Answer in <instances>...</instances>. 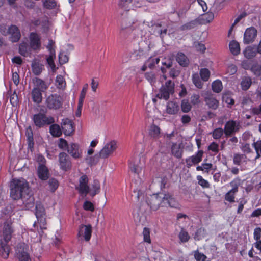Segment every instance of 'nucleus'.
Returning <instances> with one entry per match:
<instances>
[{
  "label": "nucleus",
  "instance_id": "nucleus-1",
  "mask_svg": "<svg viewBox=\"0 0 261 261\" xmlns=\"http://www.w3.org/2000/svg\"><path fill=\"white\" fill-rule=\"evenodd\" d=\"M10 195L13 200L21 199L27 209L34 206V198L31 192L28 182L24 178L13 179L10 185Z\"/></svg>",
  "mask_w": 261,
  "mask_h": 261
},
{
  "label": "nucleus",
  "instance_id": "nucleus-2",
  "mask_svg": "<svg viewBox=\"0 0 261 261\" xmlns=\"http://www.w3.org/2000/svg\"><path fill=\"white\" fill-rule=\"evenodd\" d=\"M32 120L36 127L38 128L53 124L55 122L54 118L52 116H47L41 113L34 114Z\"/></svg>",
  "mask_w": 261,
  "mask_h": 261
},
{
  "label": "nucleus",
  "instance_id": "nucleus-3",
  "mask_svg": "<svg viewBox=\"0 0 261 261\" xmlns=\"http://www.w3.org/2000/svg\"><path fill=\"white\" fill-rule=\"evenodd\" d=\"M174 92V83L171 80L167 81L165 85H162L160 90V93L156 95V97L167 100L170 94Z\"/></svg>",
  "mask_w": 261,
  "mask_h": 261
},
{
  "label": "nucleus",
  "instance_id": "nucleus-4",
  "mask_svg": "<svg viewBox=\"0 0 261 261\" xmlns=\"http://www.w3.org/2000/svg\"><path fill=\"white\" fill-rule=\"evenodd\" d=\"M117 148V142L111 140L107 142L99 152V156L102 159H106L111 155Z\"/></svg>",
  "mask_w": 261,
  "mask_h": 261
},
{
  "label": "nucleus",
  "instance_id": "nucleus-5",
  "mask_svg": "<svg viewBox=\"0 0 261 261\" xmlns=\"http://www.w3.org/2000/svg\"><path fill=\"white\" fill-rule=\"evenodd\" d=\"M241 128L240 122L239 121L230 120L228 121L224 126V134L228 137L238 132Z\"/></svg>",
  "mask_w": 261,
  "mask_h": 261
},
{
  "label": "nucleus",
  "instance_id": "nucleus-6",
  "mask_svg": "<svg viewBox=\"0 0 261 261\" xmlns=\"http://www.w3.org/2000/svg\"><path fill=\"white\" fill-rule=\"evenodd\" d=\"M47 107L49 109L57 110L62 105L61 97L57 94L49 95L45 100Z\"/></svg>",
  "mask_w": 261,
  "mask_h": 261
},
{
  "label": "nucleus",
  "instance_id": "nucleus-7",
  "mask_svg": "<svg viewBox=\"0 0 261 261\" xmlns=\"http://www.w3.org/2000/svg\"><path fill=\"white\" fill-rule=\"evenodd\" d=\"M160 198L161 199V206H170L172 208H176L178 204L174 198L169 193L160 194Z\"/></svg>",
  "mask_w": 261,
  "mask_h": 261
},
{
  "label": "nucleus",
  "instance_id": "nucleus-8",
  "mask_svg": "<svg viewBox=\"0 0 261 261\" xmlns=\"http://www.w3.org/2000/svg\"><path fill=\"white\" fill-rule=\"evenodd\" d=\"M29 39L30 48L33 50H39L41 46L40 36L36 32H31Z\"/></svg>",
  "mask_w": 261,
  "mask_h": 261
},
{
  "label": "nucleus",
  "instance_id": "nucleus-9",
  "mask_svg": "<svg viewBox=\"0 0 261 261\" xmlns=\"http://www.w3.org/2000/svg\"><path fill=\"white\" fill-rule=\"evenodd\" d=\"M59 162L60 168L65 171L70 170L72 167V163L69 156L65 152L59 154Z\"/></svg>",
  "mask_w": 261,
  "mask_h": 261
},
{
  "label": "nucleus",
  "instance_id": "nucleus-10",
  "mask_svg": "<svg viewBox=\"0 0 261 261\" xmlns=\"http://www.w3.org/2000/svg\"><path fill=\"white\" fill-rule=\"evenodd\" d=\"M88 178L87 175H83L79 179V185L76 187L79 193L86 196L90 192V188L88 185Z\"/></svg>",
  "mask_w": 261,
  "mask_h": 261
},
{
  "label": "nucleus",
  "instance_id": "nucleus-11",
  "mask_svg": "<svg viewBox=\"0 0 261 261\" xmlns=\"http://www.w3.org/2000/svg\"><path fill=\"white\" fill-rule=\"evenodd\" d=\"M5 35H9L10 40L13 42H17L20 38L21 34L18 28L15 25L9 27L7 32H4Z\"/></svg>",
  "mask_w": 261,
  "mask_h": 261
},
{
  "label": "nucleus",
  "instance_id": "nucleus-12",
  "mask_svg": "<svg viewBox=\"0 0 261 261\" xmlns=\"http://www.w3.org/2000/svg\"><path fill=\"white\" fill-rule=\"evenodd\" d=\"M12 222L11 220H7L4 224L3 231V240L2 241L8 242L11 240L13 229L12 227Z\"/></svg>",
  "mask_w": 261,
  "mask_h": 261
},
{
  "label": "nucleus",
  "instance_id": "nucleus-13",
  "mask_svg": "<svg viewBox=\"0 0 261 261\" xmlns=\"http://www.w3.org/2000/svg\"><path fill=\"white\" fill-rule=\"evenodd\" d=\"M257 35V30L254 27L247 28L244 34L243 42L248 44L254 41Z\"/></svg>",
  "mask_w": 261,
  "mask_h": 261
},
{
  "label": "nucleus",
  "instance_id": "nucleus-14",
  "mask_svg": "<svg viewBox=\"0 0 261 261\" xmlns=\"http://www.w3.org/2000/svg\"><path fill=\"white\" fill-rule=\"evenodd\" d=\"M92 226L91 225H81L80 226L78 236L82 237L86 241H89L91 237Z\"/></svg>",
  "mask_w": 261,
  "mask_h": 261
},
{
  "label": "nucleus",
  "instance_id": "nucleus-15",
  "mask_svg": "<svg viewBox=\"0 0 261 261\" xmlns=\"http://www.w3.org/2000/svg\"><path fill=\"white\" fill-rule=\"evenodd\" d=\"M67 151L75 159L82 158V151L80 149L79 145L77 143H71L69 144Z\"/></svg>",
  "mask_w": 261,
  "mask_h": 261
},
{
  "label": "nucleus",
  "instance_id": "nucleus-16",
  "mask_svg": "<svg viewBox=\"0 0 261 261\" xmlns=\"http://www.w3.org/2000/svg\"><path fill=\"white\" fill-rule=\"evenodd\" d=\"M203 151L199 150L196 154L192 155L186 159V166L187 168H190L194 164H197L202 161Z\"/></svg>",
  "mask_w": 261,
  "mask_h": 261
},
{
  "label": "nucleus",
  "instance_id": "nucleus-17",
  "mask_svg": "<svg viewBox=\"0 0 261 261\" xmlns=\"http://www.w3.org/2000/svg\"><path fill=\"white\" fill-rule=\"evenodd\" d=\"M61 127L63 133L66 136L71 135L74 131L73 122L67 118L62 120Z\"/></svg>",
  "mask_w": 261,
  "mask_h": 261
},
{
  "label": "nucleus",
  "instance_id": "nucleus-18",
  "mask_svg": "<svg viewBox=\"0 0 261 261\" xmlns=\"http://www.w3.org/2000/svg\"><path fill=\"white\" fill-rule=\"evenodd\" d=\"M161 199L160 198V195L156 194L151 195L148 198L147 202L152 210L156 211L161 206Z\"/></svg>",
  "mask_w": 261,
  "mask_h": 261
},
{
  "label": "nucleus",
  "instance_id": "nucleus-19",
  "mask_svg": "<svg viewBox=\"0 0 261 261\" xmlns=\"http://www.w3.org/2000/svg\"><path fill=\"white\" fill-rule=\"evenodd\" d=\"M204 101L209 109L214 110H216L219 105L218 100L213 95H208L205 97Z\"/></svg>",
  "mask_w": 261,
  "mask_h": 261
},
{
  "label": "nucleus",
  "instance_id": "nucleus-20",
  "mask_svg": "<svg viewBox=\"0 0 261 261\" xmlns=\"http://www.w3.org/2000/svg\"><path fill=\"white\" fill-rule=\"evenodd\" d=\"M18 261H32L30 256L24 247H20L17 252Z\"/></svg>",
  "mask_w": 261,
  "mask_h": 261
},
{
  "label": "nucleus",
  "instance_id": "nucleus-21",
  "mask_svg": "<svg viewBox=\"0 0 261 261\" xmlns=\"http://www.w3.org/2000/svg\"><path fill=\"white\" fill-rule=\"evenodd\" d=\"M37 174L39 179L42 180H46L49 176V170L45 166H39L37 169Z\"/></svg>",
  "mask_w": 261,
  "mask_h": 261
},
{
  "label": "nucleus",
  "instance_id": "nucleus-22",
  "mask_svg": "<svg viewBox=\"0 0 261 261\" xmlns=\"http://www.w3.org/2000/svg\"><path fill=\"white\" fill-rule=\"evenodd\" d=\"M8 243V242L2 240L0 243V256L5 259L8 257L10 252V247Z\"/></svg>",
  "mask_w": 261,
  "mask_h": 261
},
{
  "label": "nucleus",
  "instance_id": "nucleus-23",
  "mask_svg": "<svg viewBox=\"0 0 261 261\" xmlns=\"http://www.w3.org/2000/svg\"><path fill=\"white\" fill-rule=\"evenodd\" d=\"M33 82L34 85L33 88H36L37 90H41L44 92L47 88L48 86L45 82L42 80L36 77L33 80Z\"/></svg>",
  "mask_w": 261,
  "mask_h": 261
},
{
  "label": "nucleus",
  "instance_id": "nucleus-24",
  "mask_svg": "<svg viewBox=\"0 0 261 261\" xmlns=\"http://www.w3.org/2000/svg\"><path fill=\"white\" fill-rule=\"evenodd\" d=\"M42 92L43 91L37 90L36 88H33L31 92V96L34 102L39 104L42 102Z\"/></svg>",
  "mask_w": 261,
  "mask_h": 261
},
{
  "label": "nucleus",
  "instance_id": "nucleus-25",
  "mask_svg": "<svg viewBox=\"0 0 261 261\" xmlns=\"http://www.w3.org/2000/svg\"><path fill=\"white\" fill-rule=\"evenodd\" d=\"M176 61L182 67H187L189 64V60L182 53L179 52L176 56Z\"/></svg>",
  "mask_w": 261,
  "mask_h": 261
},
{
  "label": "nucleus",
  "instance_id": "nucleus-26",
  "mask_svg": "<svg viewBox=\"0 0 261 261\" xmlns=\"http://www.w3.org/2000/svg\"><path fill=\"white\" fill-rule=\"evenodd\" d=\"M162 64L165 67H161V70L163 73H165L166 72V68H170L172 66L173 59L172 57L170 56L165 57L162 60Z\"/></svg>",
  "mask_w": 261,
  "mask_h": 261
},
{
  "label": "nucleus",
  "instance_id": "nucleus-27",
  "mask_svg": "<svg viewBox=\"0 0 261 261\" xmlns=\"http://www.w3.org/2000/svg\"><path fill=\"white\" fill-rule=\"evenodd\" d=\"M179 111L178 105L173 101L168 102L166 106V112L168 114L173 115L176 114Z\"/></svg>",
  "mask_w": 261,
  "mask_h": 261
},
{
  "label": "nucleus",
  "instance_id": "nucleus-28",
  "mask_svg": "<svg viewBox=\"0 0 261 261\" xmlns=\"http://www.w3.org/2000/svg\"><path fill=\"white\" fill-rule=\"evenodd\" d=\"M129 168L132 172L139 175L142 170L143 165L141 164L140 162L130 163Z\"/></svg>",
  "mask_w": 261,
  "mask_h": 261
},
{
  "label": "nucleus",
  "instance_id": "nucleus-29",
  "mask_svg": "<svg viewBox=\"0 0 261 261\" xmlns=\"http://www.w3.org/2000/svg\"><path fill=\"white\" fill-rule=\"evenodd\" d=\"M257 51L256 48L252 46H248L243 51V54L246 58L249 59L256 56Z\"/></svg>",
  "mask_w": 261,
  "mask_h": 261
},
{
  "label": "nucleus",
  "instance_id": "nucleus-30",
  "mask_svg": "<svg viewBox=\"0 0 261 261\" xmlns=\"http://www.w3.org/2000/svg\"><path fill=\"white\" fill-rule=\"evenodd\" d=\"M45 211L43 205L40 202H37L36 204V212L35 215L39 220L41 219L42 220V217L45 216Z\"/></svg>",
  "mask_w": 261,
  "mask_h": 261
},
{
  "label": "nucleus",
  "instance_id": "nucleus-31",
  "mask_svg": "<svg viewBox=\"0 0 261 261\" xmlns=\"http://www.w3.org/2000/svg\"><path fill=\"white\" fill-rule=\"evenodd\" d=\"M252 84V79L249 76H243L241 78L240 83L241 88L243 90H248Z\"/></svg>",
  "mask_w": 261,
  "mask_h": 261
},
{
  "label": "nucleus",
  "instance_id": "nucleus-32",
  "mask_svg": "<svg viewBox=\"0 0 261 261\" xmlns=\"http://www.w3.org/2000/svg\"><path fill=\"white\" fill-rule=\"evenodd\" d=\"M179 239V243H185L189 240L190 236L188 232L184 228H181L180 232L178 234Z\"/></svg>",
  "mask_w": 261,
  "mask_h": 261
},
{
  "label": "nucleus",
  "instance_id": "nucleus-33",
  "mask_svg": "<svg viewBox=\"0 0 261 261\" xmlns=\"http://www.w3.org/2000/svg\"><path fill=\"white\" fill-rule=\"evenodd\" d=\"M229 46L230 51L233 55H237L240 53V45L237 41L235 40L230 41Z\"/></svg>",
  "mask_w": 261,
  "mask_h": 261
},
{
  "label": "nucleus",
  "instance_id": "nucleus-34",
  "mask_svg": "<svg viewBox=\"0 0 261 261\" xmlns=\"http://www.w3.org/2000/svg\"><path fill=\"white\" fill-rule=\"evenodd\" d=\"M49 127V132L54 137H58L62 135V130L59 125L56 124H51Z\"/></svg>",
  "mask_w": 261,
  "mask_h": 261
},
{
  "label": "nucleus",
  "instance_id": "nucleus-35",
  "mask_svg": "<svg viewBox=\"0 0 261 261\" xmlns=\"http://www.w3.org/2000/svg\"><path fill=\"white\" fill-rule=\"evenodd\" d=\"M25 134L27 137L29 147L30 148H33L34 145L33 133L31 126L27 128Z\"/></svg>",
  "mask_w": 261,
  "mask_h": 261
},
{
  "label": "nucleus",
  "instance_id": "nucleus-36",
  "mask_svg": "<svg viewBox=\"0 0 261 261\" xmlns=\"http://www.w3.org/2000/svg\"><path fill=\"white\" fill-rule=\"evenodd\" d=\"M172 154L176 158L180 159L182 157V150L180 146L176 143L173 144L171 147Z\"/></svg>",
  "mask_w": 261,
  "mask_h": 261
},
{
  "label": "nucleus",
  "instance_id": "nucleus-37",
  "mask_svg": "<svg viewBox=\"0 0 261 261\" xmlns=\"http://www.w3.org/2000/svg\"><path fill=\"white\" fill-rule=\"evenodd\" d=\"M100 183L98 180H94L92 185L91 189H90V195L92 196H95L100 192Z\"/></svg>",
  "mask_w": 261,
  "mask_h": 261
},
{
  "label": "nucleus",
  "instance_id": "nucleus-38",
  "mask_svg": "<svg viewBox=\"0 0 261 261\" xmlns=\"http://www.w3.org/2000/svg\"><path fill=\"white\" fill-rule=\"evenodd\" d=\"M252 147L254 148L256 152V156L255 160H257L261 156V140L255 141L252 144Z\"/></svg>",
  "mask_w": 261,
  "mask_h": 261
},
{
  "label": "nucleus",
  "instance_id": "nucleus-39",
  "mask_svg": "<svg viewBox=\"0 0 261 261\" xmlns=\"http://www.w3.org/2000/svg\"><path fill=\"white\" fill-rule=\"evenodd\" d=\"M150 135L154 138H159L160 137L161 129L160 127L155 125H151L149 129Z\"/></svg>",
  "mask_w": 261,
  "mask_h": 261
},
{
  "label": "nucleus",
  "instance_id": "nucleus-40",
  "mask_svg": "<svg viewBox=\"0 0 261 261\" xmlns=\"http://www.w3.org/2000/svg\"><path fill=\"white\" fill-rule=\"evenodd\" d=\"M32 71L35 75H39L42 71L43 65L39 62H35L32 64Z\"/></svg>",
  "mask_w": 261,
  "mask_h": 261
},
{
  "label": "nucleus",
  "instance_id": "nucleus-41",
  "mask_svg": "<svg viewBox=\"0 0 261 261\" xmlns=\"http://www.w3.org/2000/svg\"><path fill=\"white\" fill-rule=\"evenodd\" d=\"M56 58V53L54 52L49 54L48 57L46 58V62L49 66L50 67L53 71L56 70V65L54 63V60Z\"/></svg>",
  "mask_w": 261,
  "mask_h": 261
},
{
  "label": "nucleus",
  "instance_id": "nucleus-42",
  "mask_svg": "<svg viewBox=\"0 0 261 261\" xmlns=\"http://www.w3.org/2000/svg\"><path fill=\"white\" fill-rule=\"evenodd\" d=\"M212 87L213 91L216 93H219L223 88L222 82L219 80L214 81L212 83Z\"/></svg>",
  "mask_w": 261,
  "mask_h": 261
},
{
  "label": "nucleus",
  "instance_id": "nucleus-43",
  "mask_svg": "<svg viewBox=\"0 0 261 261\" xmlns=\"http://www.w3.org/2000/svg\"><path fill=\"white\" fill-rule=\"evenodd\" d=\"M56 85L59 89H62L65 87L66 82L63 76L61 75L57 76L56 79Z\"/></svg>",
  "mask_w": 261,
  "mask_h": 261
},
{
  "label": "nucleus",
  "instance_id": "nucleus-44",
  "mask_svg": "<svg viewBox=\"0 0 261 261\" xmlns=\"http://www.w3.org/2000/svg\"><path fill=\"white\" fill-rule=\"evenodd\" d=\"M246 159V156L242 154H235L233 156V162L234 165H240L242 162Z\"/></svg>",
  "mask_w": 261,
  "mask_h": 261
},
{
  "label": "nucleus",
  "instance_id": "nucleus-45",
  "mask_svg": "<svg viewBox=\"0 0 261 261\" xmlns=\"http://www.w3.org/2000/svg\"><path fill=\"white\" fill-rule=\"evenodd\" d=\"M44 8L52 9L55 8L57 3L55 0H42Z\"/></svg>",
  "mask_w": 261,
  "mask_h": 261
},
{
  "label": "nucleus",
  "instance_id": "nucleus-46",
  "mask_svg": "<svg viewBox=\"0 0 261 261\" xmlns=\"http://www.w3.org/2000/svg\"><path fill=\"white\" fill-rule=\"evenodd\" d=\"M192 82L198 88L200 89L202 87V83L199 79L198 73H195L192 74Z\"/></svg>",
  "mask_w": 261,
  "mask_h": 261
},
{
  "label": "nucleus",
  "instance_id": "nucleus-47",
  "mask_svg": "<svg viewBox=\"0 0 261 261\" xmlns=\"http://www.w3.org/2000/svg\"><path fill=\"white\" fill-rule=\"evenodd\" d=\"M241 184V179L239 177L235 178L232 181L230 182V185L232 187V190L238 192L239 186Z\"/></svg>",
  "mask_w": 261,
  "mask_h": 261
},
{
  "label": "nucleus",
  "instance_id": "nucleus-48",
  "mask_svg": "<svg viewBox=\"0 0 261 261\" xmlns=\"http://www.w3.org/2000/svg\"><path fill=\"white\" fill-rule=\"evenodd\" d=\"M237 192L232 191V190H229L225 195V200L232 203L235 201L234 195Z\"/></svg>",
  "mask_w": 261,
  "mask_h": 261
},
{
  "label": "nucleus",
  "instance_id": "nucleus-49",
  "mask_svg": "<svg viewBox=\"0 0 261 261\" xmlns=\"http://www.w3.org/2000/svg\"><path fill=\"white\" fill-rule=\"evenodd\" d=\"M150 233V229L148 228L144 227L142 232L143 236V240L144 242L149 244L151 243Z\"/></svg>",
  "mask_w": 261,
  "mask_h": 261
},
{
  "label": "nucleus",
  "instance_id": "nucleus-50",
  "mask_svg": "<svg viewBox=\"0 0 261 261\" xmlns=\"http://www.w3.org/2000/svg\"><path fill=\"white\" fill-rule=\"evenodd\" d=\"M49 188L52 192H55L59 186L58 181L55 178H50L48 180Z\"/></svg>",
  "mask_w": 261,
  "mask_h": 261
},
{
  "label": "nucleus",
  "instance_id": "nucleus-51",
  "mask_svg": "<svg viewBox=\"0 0 261 261\" xmlns=\"http://www.w3.org/2000/svg\"><path fill=\"white\" fill-rule=\"evenodd\" d=\"M200 75L203 81H207L210 77V72L207 68H202L200 70Z\"/></svg>",
  "mask_w": 261,
  "mask_h": 261
},
{
  "label": "nucleus",
  "instance_id": "nucleus-52",
  "mask_svg": "<svg viewBox=\"0 0 261 261\" xmlns=\"http://www.w3.org/2000/svg\"><path fill=\"white\" fill-rule=\"evenodd\" d=\"M203 172L208 173L211 170L215 171L216 167H214L211 163H202Z\"/></svg>",
  "mask_w": 261,
  "mask_h": 261
},
{
  "label": "nucleus",
  "instance_id": "nucleus-53",
  "mask_svg": "<svg viewBox=\"0 0 261 261\" xmlns=\"http://www.w3.org/2000/svg\"><path fill=\"white\" fill-rule=\"evenodd\" d=\"M193 47L197 51L204 53L206 49L205 45L200 42L196 41L193 44Z\"/></svg>",
  "mask_w": 261,
  "mask_h": 261
},
{
  "label": "nucleus",
  "instance_id": "nucleus-54",
  "mask_svg": "<svg viewBox=\"0 0 261 261\" xmlns=\"http://www.w3.org/2000/svg\"><path fill=\"white\" fill-rule=\"evenodd\" d=\"M181 111L184 113L189 112L191 109V106L187 100H183L181 104Z\"/></svg>",
  "mask_w": 261,
  "mask_h": 261
},
{
  "label": "nucleus",
  "instance_id": "nucleus-55",
  "mask_svg": "<svg viewBox=\"0 0 261 261\" xmlns=\"http://www.w3.org/2000/svg\"><path fill=\"white\" fill-rule=\"evenodd\" d=\"M194 256L196 261H205L207 258L205 255L199 252L198 250L194 252Z\"/></svg>",
  "mask_w": 261,
  "mask_h": 261
},
{
  "label": "nucleus",
  "instance_id": "nucleus-56",
  "mask_svg": "<svg viewBox=\"0 0 261 261\" xmlns=\"http://www.w3.org/2000/svg\"><path fill=\"white\" fill-rule=\"evenodd\" d=\"M224 133V130L220 127L215 129L212 133V135L215 139H218L222 137Z\"/></svg>",
  "mask_w": 261,
  "mask_h": 261
},
{
  "label": "nucleus",
  "instance_id": "nucleus-57",
  "mask_svg": "<svg viewBox=\"0 0 261 261\" xmlns=\"http://www.w3.org/2000/svg\"><path fill=\"white\" fill-rule=\"evenodd\" d=\"M88 88V84H85L83 87V88L82 89V91H81L79 99V102H80V104H81L82 102L83 103V102H84V100Z\"/></svg>",
  "mask_w": 261,
  "mask_h": 261
},
{
  "label": "nucleus",
  "instance_id": "nucleus-58",
  "mask_svg": "<svg viewBox=\"0 0 261 261\" xmlns=\"http://www.w3.org/2000/svg\"><path fill=\"white\" fill-rule=\"evenodd\" d=\"M214 18V14L212 12H208L202 16V20L204 22L209 23Z\"/></svg>",
  "mask_w": 261,
  "mask_h": 261
},
{
  "label": "nucleus",
  "instance_id": "nucleus-59",
  "mask_svg": "<svg viewBox=\"0 0 261 261\" xmlns=\"http://www.w3.org/2000/svg\"><path fill=\"white\" fill-rule=\"evenodd\" d=\"M197 24V22L194 20H192L190 22L186 23V24L182 25L180 27V29L182 31L190 30L191 29L194 28L196 25Z\"/></svg>",
  "mask_w": 261,
  "mask_h": 261
},
{
  "label": "nucleus",
  "instance_id": "nucleus-60",
  "mask_svg": "<svg viewBox=\"0 0 261 261\" xmlns=\"http://www.w3.org/2000/svg\"><path fill=\"white\" fill-rule=\"evenodd\" d=\"M19 52L21 55L24 57H27L29 55V53L28 51V46L26 43H21L20 45Z\"/></svg>",
  "mask_w": 261,
  "mask_h": 261
},
{
  "label": "nucleus",
  "instance_id": "nucleus-61",
  "mask_svg": "<svg viewBox=\"0 0 261 261\" xmlns=\"http://www.w3.org/2000/svg\"><path fill=\"white\" fill-rule=\"evenodd\" d=\"M160 61V59L159 58H150L147 61L148 67L151 69L153 68L156 64H158L159 63Z\"/></svg>",
  "mask_w": 261,
  "mask_h": 261
},
{
  "label": "nucleus",
  "instance_id": "nucleus-62",
  "mask_svg": "<svg viewBox=\"0 0 261 261\" xmlns=\"http://www.w3.org/2000/svg\"><path fill=\"white\" fill-rule=\"evenodd\" d=\"M133 0H120L118 6L123 9L127 10L128 5L132 2Z\"/></svg>",
  "mask_w": 261,
  "mask_h": 261
},
{
  "label": "nucleus",
  "instance_id": "nucleus-63",
  "mask_svg": "<svg viewBox=\"0 0 261 261\" xmlns=\"http://www.w3.org/2000/svg\"><path fill=\"white\" fill-rule=\"evenodd\" d=\"M58 146L61 149L67 150L69 144L66 140L63 138H60L59 139Z\"/></svg>",
  "mask_w": 261,
  "mask_h": 261
},
{
  "label": "nucleus",
  "instance_id": "nucleus-64",
  "mask_svg": "<svg viewBox=\"0 0 261 261\" xmlns=\"http://www.w3.org/2000/svg\"><path fill=\"white\" fill-rule=\"evenodd\" d=\"M197 179L198 181V184L203 188H208L210 186V184L208 182L203 178V177L200 176H197Z\"/></svg>",
  "mask_w": 261,
  "mask_h": 261
}]
</instances>
